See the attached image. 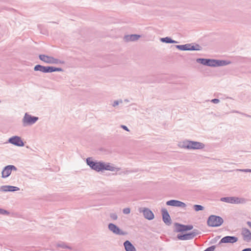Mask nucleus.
I'll list each match as a JSON object with an SVG mask.
<instances>
[{
	"label": "nucleus",
	"mask_w": 251,
	"mask_h": 251,
	"mask_svg": "<svg viewBox=\"0 0 251 251\" xmlns=\"http://www.w3.org/2000/svg\"><path fill=\"white\" fill-rule=\"evenodd\" d=\"M87 163L93 169L100 171L102 170H108L115 171L117 169L110 165V163H104L101 162H94L90 158L87 159Z\"/></svg>",
	"instance_id": "nucleus-1"
},
{
	"label": "nucleus",
	"mask_w": 251,
	"mask_h": 251,
	"mask_svg": "<svg viewBox=\"0 0 251 251\" xmlns=\"http://www.w3.org/2000/svg\"><path fill=\"white\" fill-rule=\"evenodd\" d=\"M224 220L222 217L216 215H210L207 221V225L211 227H218L222 225Z\"/></svg>",
	"instance_id": "nucleus-2"
},
{
	"label": "nucleus",
	"mask_w": 251,
	"mask_h": 251,
	"mask_svg": "<svg viewBox=\"0 0 251 251\" xmlns=\"http://www.w3.org/2000/svg\"><path fill=\"white\" fill-rule=\"evenodd\" d=\"M220 200L223 202L231 204H243L247 201L245 198L236 197H223Z\"/></svg>",
	"instance_id": "nucleus-3"
},
{
	"label": "nucleus",
	"mask_w": 251,
	"mask_h": 251,
	"mask_svg": "<svg viewBox=\"0 0 251 251\" xmlns=\"http://www.w3.org/2000/svg\"><path fill=\"white\" fill-rule=\"evenodd\" d=\"M229 63V62L226 60L208 59L206 66L213 67L224 66L228 65Z\"/></svg>",
	"instance_id": "nucleus-4"
},
{
	"label": "nucleus",
	"mask_w": 251,
	"mask_h": 251,
	"mask_svg": "<svg viewBox=\"0 0 251 251\" xmlns=\"http://www.w3.org/2000/svg\"><path fill=\"white\" fill-rule=\"evenodd\" d=\"M39 58L43 61L49 64H58L61 63L57 59L54 58L53 57L45 55H40Z\"/></svg>",
	"instance_id": "nucleus-5"
},
{
	"label": "nucleus",
	"mask_w": 251,
	"mask_h": 251,
	"mask_svg": "<svg viewBox=\"0 0 251 251\" xmlns=\"http://www.w3.org/2000/svg\"><path fill=\"white\" fill-rule=\"evenodd\" d=\"M38 119V117H33L26 113L23 118V121L25 126L31 125L35 123Z\"/></svg>",
	"instance_id": "nucleus-6"
},
{
	"label": "nucleus",
	"mask_w": 251,
	"mask_h": 251,
	"mask_svg": "<svg viewBox=\"0 0 251 251\" xmlns=\"http://www.w3.org/2000/svg\"><path fill=\"white\" fill-rule=\"evenodd\" d=\"M204 147L205 145L201 142L189 140V150H201Z\"/></svg>",
	"instance_id": "nucleus-7"
},
{
	"label": "nucleus",
	"mask_w": 251,
	"mask_h": 251,
	"mask_svg": "<svg viewBox=\"0 0 251 251\" xmlns=\"http://www.w3.org/2000/svg\"><path fill=\"white\" fill-rule=\"evenodd\" d=\"M238 238L236 236H226L223 237L220 242L219 244L221 243H231L233 244L238 241Z\"/></svg>",
	"instance_id": "nucleus-8"
},
{
	"label": "nucleus",
	"mask_w": 251,
	"mask_h": 251,
	"mask_svg": "<svg viewBox=\"0 0 251 251\" xmlns=\"http://www.w3.org/2000/svg\"><path fill=\"white\" fill-rule=\"evenodd\" d=\"M241 234L245 241L250 242L251 241V232L248 228H243Z\"/></svg>",
	"instance_id": "nucleus-9"
},
{
	"label": "nucleus",
	"mask_w": 251,
	"mask_h": 251,
	"mask_svg": "<svg viewBox=\"0 0 251 251\" xmlns=\"http://www.w3.org/2000/svg\"><path fill=\"white\" fill-rule=\"evenodd\" d=\"M12 170H16L14 166L8 165L5 167L2 172V177L4 178L8 177L11 174Z\"/></svg>",
	"instance_id": "nucleus-10"
},
{
	"label": "nucleus",
	"mask_w": 251,
	"mask_h": 251,
	"mask_svg": "<svg viewBox=\"0 0 251 251\" xmlns=\"http://www.w3.org/2000/svg\"><path fill=\"white\" fill-rule=\"evenodd\" d=\"M9 141L12 144L18 146H23L24 145L23 142L21 138L18 136H15L9 139Z\"/></svg>",
	"instance_id": "nucleus-11"
},
{
	"label": "nucleus",
	"mask_w": 251,
	"mask_h": 251,
	"mask_svg": "<svg viewBox=\"0 0 251 251\" xmlns=\"http://www.w3.org/2000/svg\"><path fill=\"white\" fill-rule=\"evenodd\" d=\"M166 204L168 205L176 207H184L186 206V204L184 203L176 200L169 201L166 202Z\"/></svg>",
	"instance_id": "nucleus-12"
},
{
	"label": "nucleus",
	"mask_w": 251,
	"mask_h": 251,
	"mask_svg": "<svg viewBox=\"0 0 251 251\" xmlns=\"http://www.w3.org/2000/svg\"><path fill=\"white\" fill-rule=\"evenodd\" d=\"M108 228L111 231L115 234L121 235L126 234L125 232L122 231L118 226L113 224H109Z\"/></svg>",
	"instance_id": "nucleus-13"
},
{
	"label": "nucleus",
	"mask_w": 251,
	"mask_h": 251,
	"mask_svg": "<svg viewBox=\"0 0 251 251\" xmlns=\"http://www.w3.org/2000/svg\"><path fill=\"white\" fill-rule=\"evenodd\" d=\"M162 213L163 216V220L164 222V223L167 225L170 224L171 218L167 210L165 209H163L162 210Z\"/></svg>",
	"instance_id": "nucleus-14"
},
{
	"label": "nucleus",
	"mask_w": 251,
	"mask_h": 251,
	"mask_svg": "<svg viewBox=\"0 0 251 251\" xmlns=\"http://www.w3.org/2000/svg\"><path fill=\"white\" fill-rule=\"evenodd\" d=\"M175 231L176 232L186 231L188 229V227L187 226L178 224H175Z\"/></svg>",
	"instance_id": "nucleus-15"
},
{
	"label": "nucleus",
	"mask_w": 251,
	"mask_h": 251,
	"mask_svg": "<svg viewBox=\"0 0 251 251\" xmlns=\"http://www.w3.org/2000/svg\"><path fill=\"white\" fill-rule=\"evenodd\" d=\"M0 190L1 191H15L19 190V188L17 187L12 186H3L0 187Z\"/></svg>",
	"instance_id": "nucleus-16"
},
{
	"label": "nucleus",
	"mask_w": 251,
	"mask_h": 251,
	"mask_svg": "<svg viewBox=\"0 0 251 251\" xmlns=\"http://www.w3.org/2000/svg\"><path fill=\"white\" fill-rule=\"evenodd\" d=\"M61 68H55L53 67H44L42 68V72L44 73L52 72L55 71H61Z\"/></svg>",
	"instance_id": "nucleus-17"
},
{
	"label": "nucleus",
	"mask_w": 251,
	"mask_h": 251,
	"mask_svg": "<svg viewBox=\"0 0 251 251\" xmlns=\"http://www.w3.org/2000/svg\"><path fill=\"white\" fill-rule=\"evenodd\" d=\"M143 214L145 217L149 220H152L154 218V215L153 213L148 209H145L143 211Z\"/></svg>",
	"instance_id": "nucleus-18"
},
{
	"label": "nucleus",
	"mask_w": 251,
	"mask_h": 251,
	"mask_svg": "<svg viewBox=\"0 0 251 251\" xmlns=\"http://www.w3.org/2000/svg\"><path fill=\"white\" fill-rule=\"evenodd\" d=\"M124 246L126 251H136L134 247L128 241H126L124 243Z\"/></svg>",
	"instance_id": "nucleus-19"
},
{
	"label": "nucleus",
	"mask_w": 251,
	"mask_h": 251,
	"mask_svg": "<svg viewBox=\"0 0 251 251\" xmlns=\"http://www.w3.org/2000/svg\"><path fill=\"white\" fill-rule=\"evenodd\" d=\"M202 48L199 44L196 43L189 44V50H201Z\"/></svg>",
	"instance_id": "nucleus-20"
},
{
	"label": "nucleus",
	"mask_w": 251,
	"mask_h": 251,
	"mask_svg": "<svg viewBox=\"0 0 251 251\" xmlns=\"http://www.w3.org/2000/svg\"><path fill=\"white\" fill-rule=\"evenodd\" d=\"M200 233V231L196 229H193L192 231H189V239H193Z\"/></svg>",
	"instance_id": "nucleus-21"
},
{
	"label": "nucleus",
	"mask_w": 251,
	"mask_h": 251,
	"mask_svg": "<svg viewBox=\"0 0 251 251\" xmlns=\"http://www.w3.org/2000/svg\"><path fill=\"white\" fill-rule=\"evenodd\" d=\"M139 37V36L137 35H131L126 37V41H135L137 40Z\"/></svg>",
	"instance_id": "nucleus-22"
},
{
	"label": "nucleus",
	"mask_w": 251,
	"mask_h": 251,
	"mask_svg": "<svg viewBox=\"0 0 251 251\" xmlns=\"http://www.w3.org/2000/svg\"><path fill=\"white\" fill-rule=\"evenodd\" d=\"M208 59L206 58H198L196 61L197 62L201 63L203 65H207Z\"/></svg>",
	"instance_id": "nucleus-23"
},
{
	"label": "nucleus",
	"mask_w": 251,
	"mask_h": 251,
	"mask_svg": "<svg viewBox=\"0 0 251 251\" xmlns=\"http://www.w3.org/2000/svg\"><path fill=\"white\" fill-rule=\"evenodd\" d=\"M194 209L196 211L203 210L204 207L201 205L195 204L193 206Z\"/></svg>",
	"instance_id": "nucleus-24"
},
{
	"label": "nucleus",
	"mask_w": 251,
	"mask_h": 251,
	"mask_svg": "<svg viewBox=\"0 0 251 251\" xmlns=\"http://www.w3.org/2000/svg\"><path fill=\"white\" fill-rule=\"evenodd\" d=\"M177 238L179 240H187L188 238V234H183V235L178 234Z\"/></svg>",
	"instance_id": "nucleus-25"
},
{
	"label": "nucleus",
	"mask_w": 251,
	"mask_h": 251,
	"mask_svg": "<svg viewBox=\"0 0 251 251\" xmlns=\"http://www.w3.org/2000/svg\"><path fill=\"white\" fill-rule=\"evenodd\" d=\"M176 48L182 50H188V46L187 45H177L176 46Z\"/></svg>",
	"instance_id": "nucleus-26"
},
{
	"label": "nucleus",
	"mask_w": 251,
	"mask_h": 251,
	"mask_svg": "<svg viewBox=\"0 0 251 251\" xmlns=\"http://www.w3.org/2000/svg\"><path fill=\"white\" fill-rule=\"evenodd\" d=\"M162 41H164V42H165L166 43H176V42L175 41H173L171 38H168V37H166V38H162Z\"/></svg>",
	"instance_id": "nucleus-27"
},
{
	"label": "nucleus",
	"mask_w": 251,
	"mask_h": 251,
	"mask_svg": "<svg viewBox=\"0 0 251 251\" xmlns=\"http://www.w3.org/2000/svg\"><path fill=\"white\" fill-rule=\"evenodd\" d=\"M215 246H211L208 248H207V249H206L204 251H214L215 249Z\"/></svg>",
	"instance_id": "nucleus-28"
},
{
	"label": "nucleus",
	"mask_w": 251,
	"mask_h": 251,
	"mask_svg": "<svg viewBox=\"0 0 251 251\" xmlns=\"http://www.w3.org/2000/svg\"><path fill=\"white\" fill-rule=\"evenodd\" d=\"M43 68V66L38 65L35 66V67H34V70L35 71H40L42 72V70Z\"/></svg>",
	"instance_id": "nucleus-29"
},
{
	"label": "nucleus",
	"mask_w": 251,
	"mask_h": 251,
	"mask_svg": "<svg viewBox=\"0 0 251 251\" xmlns=\"http://www.w3.org/2000/svg\"><path fill=\"white\" fill-rule=\"evenodd\" d=\"M130 210L129 208H126L123 210V212L126 214H129L130 213Z\"/></svg>",
	"instance_id": "nucleus-30"
},
{
	"label": "nucleus",
	"mask_w": 251,
	"mask_h": 251,
	"mask_svg": "<svg viewBox=\"0 0 251 251\" xmlns=\"http://www.w3.org/2000/svg\"><path fill=\"white\" fill-rule=\"evenodd\" d=\"M0 214H8L9 213L7 211H6L5 210L0 209Z\"/></svg>",
	"instance_id": "nucleus-31"
},
{
	"label": "nucleus",
	"mask_w": 251,
	"mask_h": 251,
	"mask_svg": "<svg viewBox=\"0 0 251 251\" xmlns=\"http://www.w3.org/2000/svg\"><path fill=\"white\" fill-rule=\"evenodd\" d=\"M211 101L214 103H218L220 102V100L218 99H214Z\"/></svg>",
	"instance_id": "nucleus-32"
},
{
	"label": "nucleus",
	"mask_w": 251,
	"mask_h": 251,
	"mask_svg": "<svg viewBox=\"0 0 251 251\" xmlns=\"http://www.w3.org/2000/svg\"><path fill=\"white\" fill-rule=\"evenodd\" d=\"M250 169H240V170H239V171L241 172H250Z\"/></svg>",
	"instance_id": "nucleus-33"
},
{
	"label": "nucleus",
	"mask_w": 251,
	"mask_h": 251,
	"mask_svg": "<svg viewBox=\"0 0 251 251\" xmlns=\"http://www.w3.org/2000/svg\"><path fill=\"white\" fill-rule=\"evenodd\" d=\"M111 217L114 220H116L117 219V216L116 214L111 215Z\"/></svg>",
	"instance_id": "nucleus-34"
},
{
	"label": "nucleus",
	"mask_w": 251,
	"mask_h": 251,
	"mask_svg": "<svg viewBox=\"0 0 251 251\" xmlns=\"http://www.w3.org/2000/svg\"><path fill=\"white\" fill-rule=\"evenodd\" d=\"M242 251H251V248H246L243 249Z\"/></svg>",
	"instance_id": "nucleus-35"
},
{
	"label": "nucleus",
	"mask_w": 251,
	"mask_h": 251,
	"mask_svg": "<svg viewBox=\"0 0 251 251\" xmlns=\"http://www.w3.org/2000/svg\"><path fill=\"white\" fill-rule=\"evenodd\" d=\"M247 225L249 226L251 228V222L248 221L247 222Z\"/></svg>",
	"instance_id": "nucleus-36"
},
{
	"label": "nucleus",
	"mask_w": 251,
	"mask_h": 251,
	"mask_svg": "<svg viewBox=\"0 0 251 251\" xmlns=\"http://www.w3.org/2000/svg\"><path fill=\"white\" fill-rule=\"evenodd\" d=\"M122 127L125 130H127V131H128V128H127V127L125 126H122Z\"/></svg>",
	"instance_id": "nucleus-37"
},
{
	"label": "nucleus",
	"mask_w": 251,
	"mask_h": 251,
	"mask_svg": "<svg viewBox=\"0 0 251 251\" xmlns=\"http://www.w3.org/2000/svg\"><path fill=\"white\" fill-rule=\"evenodd\" d=\"M193 227L192 225H189V230H191L193 229Z\"/></svg>",
	"instance_id": "nucleus-38"
},
{
	"label": "nucleus",
	"mask_w": 251,
	"mask_h": 251,
	"mask_svg": "<svg viewBox=\"0 0 251 251\" xmlns=\"http://www.w3.org/2000/svg\"><path fill=\"white\" fill-rule=\"evenodd\" d=\"M244 115L245 116H246V117H251V116H250V115H247V114H244Z\"/></svg>",
	"instance_id": "nucleus-39"
},
{
	"label": "nucleus",
	"mask_w": 251,
	"mask_h": 251,
	"mask_svg": "<svg viewBox=\"0 0 251 251\" xmlns=\"http://www.w3.org/2000/svg\"><path fill=\"white\" fill-rule=\"evenodd\" d=\"M250 172L251 173V169L250 170Z\"/></svg>",
	"instance_id": "nucleus-40"
}]
</instances>
